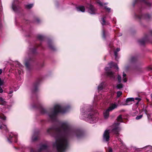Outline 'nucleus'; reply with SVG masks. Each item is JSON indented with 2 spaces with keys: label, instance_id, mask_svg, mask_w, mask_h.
Masks as SVG:
<instances>
[{
  "label": "nucleus",
  "instance_id": "nucleus-32",
  "mask_svg": "<svg viewBox=\"0 0 152 152\" xmlns=\"http://www.w3.org/2000/svg\"><path fill=\"white\" fill-rule=\"evenodd\" d=\"M2 72V70L1 69H0V75H1V74Z\"/></svg>",
  "mask_w": 152,
  "mask_h": 152
},
{
  "label": "nucleus",
  "instance_id": "nucleus-3",
  "mask_svg": "<svg viewBox=\"0 0 152 152\" xmlns=\"http://www.w3.org/2000/svg\"><path fill=\"white\" fill-rule=\"evenodd\" d=\"M119 123H115L114 124L113 126L112 132L115 134H118L120 130V128L119 127Z\"/></svg>",
  "mask_w": 152,
  "mask_h": 152
},
{
  "label": "nucleus",
  "instance_id": "nucleus-4",
  "mask_svg": "<svg viewBox=\"0 0 152 152\" xmlns=\"http://www.w3.org/2000/svg\"><path fill=\"white\" fill-rule=\"evenodd\" d=\"M104 139L106 141L109 140V132L108 130H106L103 135Z\"/></svg>",
  "mask_w": 152,
  "mask_h": 152
},
{
  "label": "nucleus",
  "instance_id": "nucleus-27",
  "mask_svg": "<svg viewBox=\"0 0 152 152\" xmlns=\"http://www.w3.org/2000/svg\"><path fill=\"white\" fill-rule=\"evenodd\" d=\"M113 62H111L109 64L110 65L111 67H112V66L113 65Z\"/></svg>",
  "mask_w": 152,
  "mask_h": 152
},
{
  "label": "nucleus",
  "instance_id": "nucleus-17",
  "mask_svg": "<svg viewBox=\"0 0 152 152\" xmlns=\"http://www.w3.org/2000/svg\"><path fill=\"white\" fill-rule=\"evenodd\" d=\"M118 81L119 82H121V77L120 76H119V75H118Z\"/></svg>",
  "mask_w": 152,
  "mask_h": 152
},
{
  "label": "nucleus",
  "instance_id": "nucleus-21",
  "mask_svg": "<svg viewBox=\"0 0 152 152\" xmlns=\"http://www.w3.org/2000/svg\"><path fill=\"white\" fill-rule=\"evenodd\" d=\"M0 118H1L4 120H5L6 119V117L4 116L2 117L1 116H0Z\"/></svg>",
  "mask_w": 152,
  "mask_h": 152
},
{
  "label": "nucleus",
  "instance_id": "nucleus-5",
  "mask_svg": "<svg viewBox=\"0 0 152 152\" xmlns=\"http://www.w3.org/2000/svg\"><path fill=\"white\" fill-rule=\"evenodd\" d=\"M59 112L62 113L63 112L61 111V108L60 106L57 105H56L54 107V113L55 114H56Z\"/></svg>",
  "mask_w": 152,
  "mask_h": 152
},
{
  "label": "nucleus",
  "instance_id": "nucleus-36",
  "mask_svg": "<svg viewBox=\"0 0 152 152\" xmlns=\"http://www.w3.org/2000/svg\"><path fill=\"white\" fill-rule=\"evenodd\" d=\"M12 8H13V10H15V9H14V7H12Z\"/></svg>",
  "mask_w": 152,
  "mask_h": 152
},
{
  "label": "nucleus",
  "instance_id": "nucleus-37",
  "mask_svg": "<svg viewBox=\"0 0 152 152\" xmlns=\"http://www.w3.org/2000/svg\"><path fill=\"white\" fill-rule=\"evenodd\" d=\"M107 69H108V68H105V69H106V70H107Z\"/></svg>",
  "mask_w": 152,
  "mask_h": 152
},
{
  "label": "nucleus",
  "instance_id": "nucleus-16",
  "mask_svg": "<svg viewBox=\"0 0 152 152\" xmlns=\"http://www.w3.org/2000/svg\"><path fill=\"white\" fill-rule=\"evenodd\" d=\"M142 117V115H140L139 116H137L136 118L137 120L141 118Z\"/></svg>",
  "mask_w": 152,
  "mask_h": 152
},
{
  "label": "nucleus",
  "instance_id": "nucleus-9",
  "mask_svg": "<svg viewBox=\"0 0 152 152\" xmlns=\"http://www.w3.org/2000/svg\"><path fill=\"white\" fill-rule=\"evenodd\" d=\"M117 120L120 122H122V117L121 115H120L117 118Z\"/></svg>",
  "mask_w": 152,
  "mask_h": 152
},
{
  "label": "nucleus",
  "instance_id": "nucleus-28",
  "mask_svg": "<svg viewBox=\"0 0 152 152\" xmlns=\"http://www.w3.org/2000/svg\"><path fill=\"white\" fill-rule=\"evenodd\" d=\"M102 21H103V23H102V24H104L105 23V21L104 20V19H102Z\"/></svg>",
  "mask_w": 152,
  "mask_h": 152
},
{
  "label": "nucleus",
  "instance_id": "nucleus-23",
  "mask_svg": "<svg viewBox=\"0 0 152 152\" xmlns=\"http://www.w3.org/2000/svg\"><path fill=\"white\" fill-rule=\"evenodd\" d=\"M3 84V82L1 80V79L0 78V86L2 85Z\"/></svg>",
  "mask_w": 152,
  "mask_h": 152
},
{
  "label": "nucleus",
  "instance_id": "nucleus-6",
  "mask_svg": "<svg viewBox=\"0 0 152 152\" xmlns=\"http://www.w3.org/2000/svg\"><path fill=\"white\" fill-rule=\"evenodd\" d=\"M95 10L93 6L90 5L89 7V10H88L89 12L91 14H94L95 13Z\"/></svg>",
  "mask_w": 152,
  "mask_h": 152
},
{
  "label": "nucleus",
  "instance_id": "nucleus-25",
  "mask_svg": "<svg viewBox=\"0 0 152 152\" xmlns=\"http://www.w3.org/2000/svg\"><path fill=\"white\" fill-rule=\"evenodd\" d=\"M123 81L124 82H126L127 81L126 78V77L123 79Z\"/></svg>",
  "mask_w": 152,
  "mask_h": 152
},
{
  "label": "nucleus",
  "instance_id": "nucleus-1",
  "mask_svg": "<svg viewBox=\"0 0 152 152\" xmlns=\"http://www.w3.org/2000/svg\"><path fill=\"white\" fill-rule=\"evenodd\" d=\"M67 145V140L63 137H60L56 139V142L53 144V146L56 148L59 152L64 151L66 148Z\"/></svg>",
  "mask_w": 152,
  "mask_h": 152
},
{
  "label": "nucleus",
  "instance_id": "nucleus-38",
  "mask_svg": "<svg viewBox=\"0 0 152 152\" xmlns=\"http://www.w3.org/2000/svg\"><path fill=\"white\" fill-rule=\"evenodd\" d=\"M50 129H48V132H49V130H50Z\"/></svg>",
  "mask_w": 152,
  "mask_h": 152
},
{
  "label": "nucleus",
  "instance_id": "nucleus-34",
  "mask_svg": "<svg viewBox=\"0 0 152 152\" xmlns=\"http://www.w3.org/2000/svg\"><path fill=\"white\" fill-rule=\"evenodd\" d=\"M25 65H26V66L27 67H28V64L27 63H26L25 64Z\"/></svg>",
  "mask_w": 152,
  "mask_h": 152
},
{
  "label": "nucleus",
  "instance_id": "nucleus-30",
  "mask_svg": "<svg viewBox=\"0 0 152 152\" xmlns=\"http://www.w3.org/2000/svg\"><path fill=\"white\" fill-rule=\"evenodd\" d=\"M126 76V75L124 73H123V76L124 77H125Z\"/></svg>",
  "mask_w": 152,
  "mask_h": 152
},
{
  "label": "nucleus",
  "instance_id": "nucleus-20",
  "mask_svg": "<svg viewBox=\"0 0 152 152\" xmlns=\"http://www.w3.org/2000/svg\"><path fill=\"white\" fill-rule=\"evenodd\" d=\"M97 3H98V4H99L100 6H103V4H102V2H101V1H97Z\"/></svg>",
  "mask_w": 152,
  "mask_h": 152
},
{
  "label": "nucleus",
  "instance_id": "nucleus-10",
  "mask_svg": "<svg viewBox=\"0 0 152 152\" xmlns=\"http://www.w3.org/2000/svg\"><path fill=\"white\" fill-rule=\"evenodd\" d=\"M113 73L112 72H109L107 73V75L111 77H113Z\"/></svg>",
  "mask_w": 152,
  "mask_h": 152
},
{
  "label": "nucleus",
  "instance_id": "nucleus-7",
  "mask_svg": "<svg viewBox=\"0 0 152 152\" xmlns=\"http://www.w3.org/2000/svg\"><path fill=\"white\" fill-rule=\"evenodd\" d=\"M77 11L84 12L85 11V8L83 6H80L76 8Z\"/></svg>",
  "mask_w": 152,
  "mask_h": 152
},
{
  "label": "nucleus",
  "instance_id": "nucleus-35",
  "mask_svg": "<svg viewBox=\"0 0 152 152\" xmlns=\"http://www.w3.org/2000/svg\"><path fill=\"white\" fill-rule=\"evenodd\" d=\"M63 127V129L65 130L66 129V128L67 127L66 126L65 128H64V127Z\"/></svg>",
  "mask_w": 152,
  "mask_h": 152
},
{
  "label": "nucleus",
  "instance_id": "nucleus-8",
  "mask_svg": "<svg viewBox=\"0 0 152 152\" xmlns=\"http://www.w3.org/2000/svg\"><path fill=\"white\" fill-rule=\"evenodd\" d=\"M7 102L2 98L0 97V104L2 105H4L6 104Z\"/></svg>",
  "mask_w": 152,
  "mask_h": 152
},
{
  "label": "nucleus",
  "instance_id": "nucleus-14",
  "mask_svg": "<svg viewBox=\"0 0 152 152\" xmlns=\"http://www.w3.org/2000/svg\"><path fill=\"white\" fill-rule=\"evenodd\" d=\"M123 87V85L121 84H118L117 86V88L118 89H120Z\"/></svg>",
  "mask_w": 152,
  "mask_h": 152
},
{
  "label": "nucleus",
  "instance_id": "nucleus-24",
  "mask_svg": "<svg viewBox=\"0 0 152 152\" xmlns=\"http://www.w3.org/2000/svg\"><path fill=\"white\" fill-rule=\"evenodd\" d=\"M3 92V90L2 88L0 87V93H2Z\"/></svg>",
  "mask_w": 152,
  "mask_h": 152
},
{
  "label": "nucleus",
  "instance_id": "nucleus-26",
  "mask_svg": "<svg viewBox=\"0 0 152 152\" xmlns=\"http://www.w3.org/2000/svg\"><path fill=\"white\" fill-rule=\"evenodd\" d=\"M105 8L108 11H110V9L108 8H107L106 7H105Z\"/></svg>",
  "mask_w": 152,
  "mask_h": 152
},
{
  "label": "nucleus",
  "instance_id": "nucleus-2",
  "mask_svg": "<svg viewBox=\"0 0 152 152\" xmlns=\"http://www.w3.org/2000/svg\"><path fill=\"white\" fill-rule=\"evenodd\" d=\"M117 106L115 104H113L104 113V115L105 118H107L109 115V112L111 111L115 108H116Z\"/></svg>",
  "mask_w": 152,
  "mask_h": 152
},
{
  "label": "nucleus",
  "instance_id": "nucleus-11",
  "mask_svg": "<svg viewBox=\"0 0 152 152\" xmlns=\"http://www.w3.org/2000/svg\"><path fill=\"white\" fill-rule=\"evenodd\" d=\"M134 98H128L126 99V102L127 103L129 102L134 101Z\"/></svg>",
  "mask_w": 152,
  "mask_h": 152
},
{
  "label": "nucleus",
  "instance_id": "nucleus-31",
  "mask_svg": "<svg viewBox=\"0 0 152 152\" xmlns=\"http://www.w3.org/2000/svg\"><path fill=\"white\" fill-rule=\"evenodd\" d=\"M115 67L117 69H118V68L117 66V65L116 64L115 65Z\"/></svg>",
  "mask_w": 152,
  "mask_h": 152
},
{
  "label": "nucleus",
  "instance_id": "nucleus-19",
  "mask_svg": "<svg viewBox=\"0 0 152 152\" xmlns=\"http://www.w3.org/2000/svg\"><path fill=\"white\" fill-rule=\"evenodd\" d=\"M102 85H99L98 87V90H101L102 88Z\"/></svg>",
  "mask_w": 152,
  "mask_h": 152
},
{
  "label": "nucleus",
  "instance_id": "nucleus-29",
  "mask_svg": "<svg viewBox=\"0 0 152 152\" xmlns=\"http://www.w3.org/2000/svg\"><path fill=\"white\" fill-rule=\"evenodd\" d=\"M108 152H113V150L112 148H110L109 149V151Z\"/></svg>",
  "mask_w": 152,
  "mask_h": 152
},
{
  "label": "nucleus",
  "instance_id": "nucleus-13",
  "mask_svg": "<svg viewBox=\"0 0 152 152\" xmlns=\"http://www.w3.org/2000/svg\"><path fill=\"white\" fill-rule=\"evenodd\" d=\"M7 126L6 125H0V129H7Z\"/></svg>",
  "mask_w": 152,
  "mask_h": 152
},
{
  "label": "nucleus",
  "instance_id": "nucleus-33",
  "mask_svg": "<svg viewBox=\"0 0 152 152\" xmlns=\"http://www.w3.org/2000/svg\"><path fill=\"white\" fill-rule=\"evenodd\" d=\"M135 59V58L134 57H133L132 58L131 61H134V59Z\"/></svg>",
  "mask_w": 152,
  "mask_h": 152
},
{
  "label": "nucleus",
  "instance_id": "nucleus-15",
  "mask_svg": "<svg viewBox=\"0 0 152 152\" xmlns=\"http://www.w3.org/2000/svg\"><path fill=\"white\" fill-rule=\"evenodd\" d=\"M122 94V93L121 92V91H118L117 93V96L119 97L120 96H121Z\"/></svg>",
  "mask_w": 152,
  "mask_h": 152
},
{
  "label": "nucleus",
  "instance_id": "nucleus-22",
  "mask_svg": "<svg viewBox=\"0 0 152 152\" xmlns=\"http://www.w3.org/2000/svg\"><path fill=\"white\" fill-rule=\"evenodd\" d=\"M135 99L138 101L137 103L141 100V99L138 98H136Z\"/></svg>",
  "mask_w": 152,
  "mask_h": 152
},
{
  "label": "nucleus",
  "instance_id": "nucleus-12",
  "mask_svg": "<svg viewBox=\"0 0 152 152\" xmlns=\"http://www.w3.org/2000/svg\"><path fill=\"white\" fill-rule=\"evenodd\" d=\"M33 6V4H29L28 5H27L26 6V7L28 9L31 8Z\"/></svg>",
  "mask_w": 152,
  "mask_h": 152
},
{
  "label": "nucleus",
  "instance_id": "nucleus-18",
  "mask_svg": "<svg viewBox=\"0 0 152 152\" xmlns=\"http://www.w3.org/2000/svg\"><path fill=\"white\" fill-rule=\"evenodd\" d=\"M120 48H118L117 49H116V51H115V55L116 56V55H117V53L119 51H120Z\"/></svg>",
  "mask_w": 152,
  "mask_h": 152
}]
</instances>
